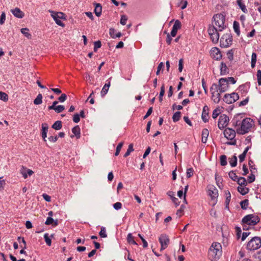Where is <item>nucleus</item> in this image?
Listing matches in <instances>:
<instances>
[{
	"label": "nucleus",
	"instance_id": "6",
	"mask_svg": "<svg viewBox=\"0 0 261 261\" xmlns=\"http://www.w3.org/2000/svg\"><path fill=\"white\" fill-rule=\"evenodd\" d=\"M232 42V36L230 33L224 34L220 38V45L221 47H229Z\"/></svg>",
	"mask_w": 261,
	"mask_h": 261
},
{
	"label": "nucleus",
	"instance_id": "31",
	"mask_svg": "<svg viewBox=\"0 0 261 261\" xmlns=\"http://www.w3.org/2000/svg\"><path fill=\"white\" fill-rule=\"evenodd\" d=\"M230 165L232 167H234L237 165V157L236 154L233 155L232 158L229 159Z\"/></svg>",
	"mask_w": 261,
	"mask_h": 261
},
{
	"label": "nucleus",
	"instance_id": "54",
	"mask_svg": "<svg viewBox=\"0 0 261 261\" xmlns=\"http://www.w3.org/2000/svg\"><path fill=\"white\" fill-rule=\"evenodd\" d=\"M257 81L258 86H261V70L258 69L256 73Z\"/></svg>",
	"mask_w": 261,
	"mask_h": 261
},
{
	"label": "nucleus",
	"instance_id": "35",
	"mask_svg": "<svg viewBox=\"0 0 261 261\" xmlns=\"http://www.w3.org/2000/svg\"><path fill=\"white\" fill-rule=\"evenodd\" d=\"M240 204L242 209L246 210L249 205L248 199H245L241 201L240 203Z\"/></svg>",
	"mask_w": 261,
	"mask_h": 261
},
{
	"label": "nucleus",
	"instance_id": "43",
	"mask_svg": "<svg viewBox=\"0 0 261 261\" xmlns=\"http://www.w3.org/2000/svg\"><path fill=\"white\" fill-rule=\"evenodd\" d=\"M99 234L101 238H105L107 237V234L106 233V229L105 227H101V230L99 232Z\"/></svg>",
	"mask_w": 261,
	"mask_h": 261
},
{
	"label": "nucleus",
	"instance_id": "14",
	"mask_svg": "<svg viewBox=\"0 0 261 261\" xmlns=\"http://www.w3.org/2000/svg\"><path fill=\"white\" fill-rule=\"evenodd\" d=\"M236 132L233 129L228 127L225 129L224 135L227 139L233 140L235 138Z\"/></svg>",
	"mask_w": 261,
	"mask_h": 261
},
{
	"label": "nucleus",
	"instance_id": "42",
	"mask_svg": "<svg viewBox=\"0 0 261 261\" xmlns=\"http://www.w3.org/2000/svg\"><path fill=\"white\" fill-rule=\"evenodd\" d=\"M215 180L216 181V183L218 185V186L220 188V186L219 185L220 184H222V178L221 176H219V174L217 173H216L215 174Z\"/></svg>",
	"mask_w": 261,
	"mask_h": 261
},
{
	"label": "nucleus",
	"instance_id": "58",
	"mask_svg": "<svg viewBox=\"0 0 261 261\" xmlns=\"http://www.w3.org/2000/svg\"><path fill=\"white\" fill-rule=\"evenodd\" d=\"M138 236L140 238L141 241H142L143 247L146 248L148 246V243L147 241L143 238V237L141 236V234L138 233Z\"/></svg>",
	"mask_w": 261,
	"mask_h": 261
},
{
	"label": "nucleus",
	"instance_id": "37",
	"mask_svg": "<svg viewBox=\"0 0 261 261\" xmlns=\"http://www.w3.org/2000/svg\"><path fill=\"white\" fill-rule=\"evenodd\" d=\"M257 55L255 53H253L251 55V66L254 68L256 62Z\"/></svg>",
	"mask_w": 261,
	"mask_h": 261
},
{
	"label": "nucleus",
	"instance_id": "62",
	"mask_svg": "<svg viewBox=\"0 0 261 261\" xmlns=\"http://www.w3.org/2000/svg\"><path fill=\"white\" fill-rule=\"evenodd\" d=\"M73 121L75 123H78L80 121V117L79 114L75 113L73 116Z\"/></svg>",
	"mask_w": 261,
	"mask_h": 261
},
{
	"label": "nucleus",
	"instance_id": "22",
	"mask_svg": "<svg viewBox=\"0 0 261 261\" xmlns=\"http://www.w3.org/2000/svg\"><path fill=\"white\" fill-rule=\"evenodd\" d=\"M215 93V92H212V99L213 100V101L216 103H218L220 102L221 100V93L220 92Z\"/></svg>",
	"mask_w": 261,
	"mask_h": 261
},
{
	"label": "nucleus",
	"instance_id": "1",
	"mask_svg": "<svg viewBox=\"0 0 261 261\" xmlns=\"http://www.w3.org/2000/svg\"><path fill=\"white\" fill-rule=\"evenodd\" d=\"M222 246L220 243H212L208 251V258L212 261L218 260L222 255Z\"/></svg>",
	"mask_w": 261,
	"mask_h": 261
},
{
	"label": "nucleus",
	"instance_id": "41",
	"mask_svg": "<svg viewBox=\"0 0 261 261\" xmlns=\"http://www.w3.org/2000/svg\"><path fill=\"white\" fill-rule=\"evenodd\" d=\"M134 150V149L133 148V144L132 143H131L128 145V149H127L126 152L124 154V157L126 158L127 156L129 155L130 152L133 151Z\"/></svg>",
	"mask_w": 261,
	"mask_h": 261
},
{
	"label": "nucleus",
	"instance_id": "4",
	"mask_svg": "<svg viewBox=\"0 0 261 261\" xmlns=\"http://www.w3.org/2000/svg\"><path fill=\"white\" fill-rule=\"evenodd\" d=\"M259 218L254 214H249L245 216L242 220V224L254 226L259 222Z\"/></svg>",
	"mask_w": 261,
	"mask_h": 261
},
{
	"label": "nucleus",
	"instance_id": "36",
	"mask_svg": "<svg viewBox=\"0 0 261 261\" xmlns=\"http://www.w3.org/2000/svg\"><path fill=\"white\" fill-rule=\"evenodd\" d=\"M21 33L23 34L28 39L31 38L32 35L29 33V30L25 28H22L20 30Z\"/></svg>",
	"mask_w": 261,
	"mask_h": 261
},
{
	"label": "nucleus",
	"instance_id": "26",
	"mask_svg": "<svg viewBox=\"0 0 261 261\" xmlns=\"http://www.w3.org/2000/svg\"><path fill=\"white\" fill-rule=\"evenodd\" d=\"M72 132L77 139L81 137V129L79 125H76L72 128Z\"/></svg>",
	"mask_w": 261,
	"mask_h": 261
},
{
	"label": "nucleus",
	"instance_id": "44",
	"mask_svg": "<svg viewBox=\"0 0 261 261\" xmlns=\"http://www.w3.org/2000/svg\"><path fill=\"white\" fill-rule=\"evenodd\" d=\"M44 239L47 245L48 246H50L51 244V239L49 238L48 234L47 233H46L44 234Z\"/></svg>",
	"mask_w": 261,
	"mask_h": 261
},
{
	"label": "nucleus",
	"instance_id": "53",
	"mask_svg": "<svg viewBox=\"0 0 261 261\" xmlns=\"http://www.w3.org/2000/svg\"><path fill=\"white\" fill-rule=\"evenodd\" d=\"M0 99L4 101H7L8 100V95L3 92L0 91Z\"/></svg>",
	"mask_w": 261,
	"mask_h": 261
},
{
	"label": "nucleus",
	"instance_id": "12",
	"mask_svg": "<svg viewBox=\"0 0 261 261\" xmlns=\"http://www.w3.org/2000/svg\"><path fill=\"white\" fill-rule=\"evenodd\" d=\"M159 240L161 245V251L165 249L168 247L170 242L169 237L165 234H161L159 237Z\"/></svg>",
	"mask_w": 261,
	"mask_h": 261
},
{
	"label": "nucleus",
	"instance_id": "45",
	"mask_svg": "<svg viewBox=\"0 0 261 261\" xmlns=\"http://www.w3.org/2000/svg\"><path fill=\"white\" fill-rule=\"evenodd\" d=\"M220 109H219V108H216V109H215L213 112V114H212V117L213 119H216V118H217V117L219 115V114H220Z\"/></svg>",
	"mask_w": 261,
	"mask_h": 261
},
{
	"label": "nucleus",
	"instance_id": "32",
	"mask_svg": "<svg viewBox=\"0 0 261 261\" xmlns=\"http://www.w3.org/2000/svg\"><path fill=\"white\" fill-rule=\"evenodd\" d=\"M237 182L238 185L240 186L243 187V186H246L247 184V181L245 179V178L243 177H240L237 180Z\"/></svg>",
	"mask_w": 261,
	"mask_h": 261
},
{
	"label": "nucleus",
	"instance_id": "63",
	"mask_svg": "<svg viewBox=\"0 0 261 261\" xmlns=\"http://www.w3.org/2000/svg\"><path fill=\"white\" fill-rule=\"evenodd\" d=\"M54 222V219L50 217H48L46 219V220L45 222L46 225H51L53 224Z\"/></svg>",
	"mask_w": 261,
	"mask_h": 261
},
{
	"label": "nucleus",
	"instance_id": "23",
	"mask_svg": "<svg viewBox=\"0 0 261 261\" xmlns=\"http://www.w3.org/2000/svg\"><path fill=\"white\" fill-rule=\"evenodd\" d=\"M20 172L24 179H26L28 177V175L31 176L34 173L32 170L24 168L23 167H22Z\"/></svg>",
	"mask_w": 261,
	"mask_h": 261
},
{
	"label": "nucleus",
	"instance_id": "48",
	"mask_svg": "<svg viewBox=\"0 0 261 261\" xmlns=\"http://www.w3.org/2000/svg\"><path fill=\"white\" fill-rule=\"evenodd\" d=\"M123 145V142H120L118 144V145H117V146L116 147V152H115V155L116 156H117V155H119V153H120V152L121 151V149Z\"/></svg>",
	"mask_w": 261,
	"mask_h": 261
},
{
	"label": "nucleus",
	"instance_id": "19",
	"mask_svg": "<svg viewBox=\"0 0 261 261\" xmlns=\"http://www.w3.org/2000/svg\"><path fill=\"white\" fill-rule=\"evenodd\" d=\"M112 77H110L107 81V83L105 84L103 87L101 91V97H103L105 95L108 93L109 87L111 85L110 80L112 79Z\"/></svg>",
	"mask_w": 261,
	"mask_h": 261
},
{
	"label": "nucleus",
	"instance_id": "17",
	"mask_svg": "<svg viewBox=\"0 0 261 261\" xmlns=\"http://www.w3.org/2000/svg\"><path fill=\"white\" fill-rule=\"evenodd\" d=\"M181 27V22L178 19L176 20L171 32V36L172 37H175L177 34L178 30L180 29Z\"/></svg>",
	"mask_w": 261,
	"mask_h": 261
},
{
	"label": "nucleus",
	"instance_id": "29",
	"mask_svg": "<svg viewBox=\"0 0 261 261\" xmlns=\"http://www.w3.org/2000/svg\"><path fill=\"white\" fill-rule=\"evenodd\" d=\"M238 192L242 195H245L249 192L248 188L238 187L237 188Z\"/></svg>",
	"mask_w": 261,
	"mask_h": 261
},
{
	"label": "nucleus",
	"instance_id": "47",
	"mask_svg": "<svg viewBox=\"0 0 261 261\" xmlns=\"http://www.w3.org/2000/svg\"><path fill=\"white\" fill-rule=\"evenodd\" d=\"M165 86L164 85H163L161 88V91L160 92L159 95V101L160 102H162L163 101V97L165 94Z\"/></svg>",
	"mask_w": 261,
	"mask_h": 261
},
{
	"label": "nucleus",
	"instance_id": "59",
	"mask_svg": "<svg viewBox=\"0 0 261 261\" xmlns=\"http://www.w3.org/2000/svg\"><path fill=\"white\" fill-rule=\"evenodd\" d=\"M127 20V17L125 15H123L121 16V19H120V23L124 25L126 24V21Z\"/></svg>",
	"mask_w": 261,
	"mask_h": 261
},
{
	"label": "nucleus",
	"instance_id": "9",
	"mask_svg": "<svg viewBox=\"0 0 261 261\" xmlns=\"http://www.w3.org/2000/svg\"><path fill=\"white\" fill-rule=\"evenodd\" d=\"M239 99V96L238 93L233 92L231 94H225L223 101L228 104L234 103Z\"/></svg>",
	"mask_w": 261,
	"mask_h": 261
},
{
	"label": "nucleus",
	"instance_id": "13",
	"mask_svg": "<svg viewBox=\"0 0 261 261\" xmlns=\"http://www.w3.org/2000/svg\"><path fill=\"white\" fill-rule=\"evenodd\" d=\"M219 91L220 93H224L228 90L229 86L226 78H220L219 80Z\"/></svg>",
	"mask_w": 261,
	"mask_h": 261
},
{
	"label": "nucleus",
	"instance_id": "40",
	"mask_svg": "<svg viewBox=\"0 0 261 261\" xmlns=\"http://www.w3.org/2000/svg\"><path fill=\"white\" fill-rule=\"evenodd\" d=\"M229 177L233 181H237L239 177L236 175L234 171H231L228 173Z\"/></svg>",
	"mask_w": 261,
	"mask_h": 261
},
{
	"label": "nucleus",
	"instance_id": "24",
	"mask_svg": "<svg viewBox=\"0 0 261 261\" xmlns=\"http://www.w3.org/2000/svg\"><path fill=\"white\" fill-rule=\"evenodd\" d=\"M94 5H95L94 13L97 16L99 17L101 14L102 6L98 3H94Z\"/></svg>",
	"mask_w": 261,
	"mask_h": 261
},
{
	"label": "nucleus",
	"instance_id": "25",
	"mask_svg": "<svg viewBox=\"0 0 261 261\" xmlns=\"http://www.w3.org/2000/svg\"><path fill=\"white\" fill-rule=\"evenodd\" d=\"M209 135V131L207 128L203 129L202 131L201 141L203 143H206Z\"/></svg>",
	"mask_w": 261,
	"mask_h": 261
},
{
	"label": "nucleus",
	"instance_id": "49",
	"mask_svg": "<svg viewBox=\"0 0 261 261\" xmlns=\"http://www.w3.org/2000/svg\"><path fill=\"white\" fill-rule=\"evenodd\" d=\"M233 53L234 49H233L229 50L227 53V58L230 61H232L233 59Z\"/></svg>",
	"mask_w": 261,
	"mask_h": 261
},
{
	"label": "nucleus",
	"instance_id": "56",
	"mask_svg": "<svg viewBox=\"0 0 261 261\" xmlns=\"http://www.w3.org/2000/svg\"><path fill=\"white\" fill-rule=\"evenodd\" d=\"M255 174L251 173L249 176H248V182L250 184L255 181Z\"/></svg>",
	"mask_w": 261,
	"mask_h": 261
},
{
	"label": "nucleus",
	"instance_id": "33",
	"mask_svg": "<svg viewBox=\"0 0 261 261\" xmlns=\"http://www.w3.org/2000/svg\"><path fill=\"white\" fill-rule=\"evenodd\" d=\"M127 241L129 244H133L135 245H138L136 242L134 240V237L130 233L127 234Z\"/></svg>",
	"mask_w": 261,
	"mask_h": 261
},
{
	"label": "nucleus",
	"instance_id": "18",
	"mask_svg": "<svg viewBox=\"0 0 261 261\" xmlns=\"http://www.w3.org/2000/svg\"><path fill=\"white\" fill-rule=\"evenodd\" d=\"M209 108L207 106H204L203 108L201 118L203 121L205 123L208 121L210 117L208 115Z\"/></svg>",
	"mask_w": 261,
	"mask_h": 261
},
{
	"label": "nucleus",
	"instance_id": "3",
	"mask_svg": "<svg viewBox=\"0 0 261 261\" xmlns=\"http://www.w3.org/2000/svg\"><path fill=\"white\" fill-rule=\"evenodd\" d=\"M261 247V238L259 237H253L246 244L248 251H254Z\"/></svg>",
	"mask_w": 261,
	"mask_h": 261
},
{
	"label": "nucleus",
	"instance_id": "57",
	"mask_svg": "<svg viewBox=\"0 0 261 261\" xmlns=\"http://www.w3.org/2000/svg\"><path fill=\"white\" fill-rule=\"evenodd\" d=\"M65 109V107L63 105H59L56 107L55 111L57 113H60L62 112Z\"/></svg>",
	"mask_w": 261,
	"mask_h": 261
},
{
	"label": "nucleus",
	"instance_id": "52",
	"mask_svg": "<svg viewBox=\"0 0 261 261\" xmlns=\"http://www.w3.org/2000/svg\"><path fill=\"white\" fill-rule=\"evenodd\" d=\"M48 126L47 123H44L41 125V133H47Z\"/></svg>",
	"mask_w": 261,
	"mask_h": 261
},
{
	"label": "nucleus",
	"instance_id": "11",
	"mask_svg": "<svg viewBox=\"0 0 261 261\" xmlns=\"http://www.w3.org/2000/svg\"><path fill=\"white\" fill-rule=\"evenodd\" d=\"M229 121L228 116L225 114L221 115L219 117L218 124L219 128L220 129H224L228 125Z\"/></svg>",
	"mask_w": 261,
	"mask_h": 261
},
{
	"label": "nucleus",
	"instance_id": "28",
	"mask_svg": "<svg viewBox=\"0 0 261 261\" xmlns=\"http://www.w3.org/2000/svg\"><path fill=\"white\" fill-rule=\"evenodd\" d=\"M233 28L235 33L237 34L238 36H239L240 35V24L238 21H233Z\"/></svg>",
	"mask_w": 261,
	"mask_h": 261
},
{
	"label": "nucleus",
	"instance_id": "60",
	"mask_svg": "<svg viewBox=\"0 0 261 261\" xmlns=\"http://www.w3.org/2000/svg\"><path fill=\"white\" fill-rule=\"evenodd\" d=\"M235 229H236V234H237V238H238V239H239L240 238L241 233H242L241 228L240 227L236 226Z\"/></svg>",
	"mask_w": 261,
	"mask_h": 261
},
{
	"label": "nucleus",
	"instance_id": "15",
	"mask_svg": "<svg viewBox=\"0 0 261 261\" xmlns=\"http://www.w3.org/2000/svg\"><path fill=\"white\" fill-rule=\"evenodd\" d=\"M211 57L216 60H220L222 59V56L220 49L216 47H213L211 50Z\"/></svg>",
	"mask_w": 261,
	"mask_h": 261
},
{
	"label": "nucleus",
	"instance_id": "21",
	"mask_svg": "<svg viewBox=\"0 0 261 261\" xmlns=\"http://www.w3.org/2000/svg\"><path fill=\"white\" fill-rule=\"evenodd\" d=\"M229 72V70L228 68L227 67L226 64L223 62H222L221 63V67H220V75H224L228 74Z\"/></svg>",
	"mask_w": 261,
	"mask_h": 261
},
{
	"label": "nucleus",
	"instance_id": "5",
	"mask_svg": "<svg viewBox=\"0 0 261 261\" xmlns=\"http://www.w3.org/2000/svg\"><path fill=\"white\" fill-rule=\"evenodd\" d=\"M213 19L215 21L216 26H217V29L220 32L222 31L225 28L224 23L225 21V17L222 14H216L213 16Z\"/></svg>",
	"mask_w": 261,
	"mask_h": 261
},
{
	"label": "nucleus",
	"instance_id": "51",
	"mask_svg": "<svg viewBox=\"0 0 261 261\" xmlns=\"http://www.w3.org/2000/svg\"><path fill=\"white\" fill-rule=\"evenodd\" d=\"M194 170L192 168H189L187 169L186 176L187 178H190L193 175Z\"/></svg>",
	"mask_w": 261,
	"mask_h": 261
},
{
	"label": "nucleus",
	"instance_id": "64",
	"mask_svg": "<svg viewBox=\"0 0 261 261\" xmlns=\"http://www.w3.org/2000/svg\"><path fill=\"white\" fill-rule=\"evenodd\" d=\"M254 257L261 261V250L257 252L256 254L253 255Z\"/></svg>",
	"mask_w": 261,
	"mask_h": 261
},
{
	"label": "nucleus",
	"instance_id": "10",
	"mask_svg": "<svg viewBox=\"0 0 261 261\" xmlns=\"http://www.w3.org/2000/svg\"><path fill=\"white\" fill-rule=\"evenodd\" d=\"M244 113H239L235 115L231 120L232 125L234 127H239L241 125V123L244 118Z\"/></svg>",
	"mask_w": 261,
	"mask_h": 261
},
{
	"label": "nucleus",
	"instance_id": "16",
	"mask_svg": "<svg viewBox=\"0 0 261 261\" xmlns=\"http://www.w3.org/2000/svg\"><path fill=\"white\" fill-rule=\"evenodd\" d=\"M207 192L212 200L216 199L218 196V191L214 186L211 185L208 187Z\"/></svg>",
	"mask_w": 261,
	"mask_h": 261
},
{
	"label": "nucleus",
	"instance_id": "20",
	"mask_svg": "<svg viewBox=\"0 0 261 261\" xmlns=\"http://www.w3.org/2000/svg\"><path fill=\"white\" fill-rule=\"evenodd\" d=\"M11 12L15 17L19 18H22L24 16V13L18 8L11 10Z\"/></svg>",
	"mask_w": 261,
	"mask_h": 261
},
{
	"label": "nucleus",
	"instance_id": "7",
	"mask_svg": "<svg viewBox=\"0 0 261 261\" xmlns=\"http://www.w3.org/2000/svg\"><path fill=\"white\" fill-rule=\"evenodd\" d=\"M219 31L214 25H210L207 29V32L210 36L212 42L214 43H217L219 39Z\"/></svg>",
	"mask_w": 261,
	"mask_h": 261
},
{
	"label": "nucleus",
	"instance_id": "34",
	"mask_svg": "<svg viewBox=\"0 0 261 261\" xmlns=\"http://www.w3.org/2000/svg\"><path fill=\"white\" fill-rule=\"evenodd\" d=\"M181 117V112L179 111L175 112L172 117L173 121L174 122H177L179 120Z\"/></svg>",
	"mask_w": 261,
	"mask_h": 261
},
{
	"label": "nucleus",
	"instance_id": "46",
	"mask_svg": "<svg viewBox=\"0 0 261 261\" xmlns=\"http://www.w3.org/2000/svg\"><path fill=\"white\" fill-rule=\"evenodd\" d=\"M219 84H217L216 83H214L212 84L211 88L210 91L211 93L212 92H218L219 91Z\"/></svg>",
	"mask_w": 261,
	"mask_h": 261
},
{
	"label": "nucleus",
	"instance_id": "27",
	"mask_svg": "<svg viewBox=\"0 0 261 261\" xmlns=\"http://www.w3.org/2000/svg\"><path fill=\"white\" fill-rule=\"evenodd\" d=\"M237 4L244 13H247L248 12L246 7L245 5L243 3L242 0H237Z\"/></svg>",
	"mask_w": 261,
	"mask_h": 261
},
{
	"label": "nucleus",
	"instance_id": "8",
	"mask_svg": "<svg viewBox=\"0 0 261 261\" xmlns=\"http://www.w3.org/2000/svg\"><path fill=\"white\" fill-rule=\"evenodd\" d=\"M51 17L53 18L56 23L61 27H64V23L60 20V19H65V14L62 12H55L52 10H49Z\"/></svg>",
	"mask_w": 261,
	"mask_h": 261
},
{
	"label": "nucleus",
	"instance_id": "38",
	"mask_svg": "<svg viewBox=\"0 0 261 261\" xmlns=\"http://www.w3.org/2000/svg\"><path fill=\"white\" fill-rule=\"evenodd\" d=\"M42 96L41 94H39L37 97L34 100V103L36 105L41 104L42 102Z\"/></svg>",
	"mask_w": 261,
	"mask_h": 261
},
{
	"label": "nucleus",
	"instance_id": "39",
	"mask_svg": "<svg viewBox=\"0 0 261 261\" xmlns=\"http://www.w3.org/2000/svg\"><path fill=\"white\" fill-rule=\"evenodd\" d=\"M220 164L222 166H226L227 164V156L225 155H222L220 157Z\"/></svg>",
	"mask_w": 261,
	"mask_h": 261
},
{
	"label": "nucleus",
	"instance_id": "50",
	"mask_svg": "<svg viewBox=\"0 0 261 261\" xmlns=\"http://www.w3.org/2000/svg\"><path fill=\"white\" fill-rule=\"evenodd\" d=\"M101 43L100 41L98 40L94 42V48L93 50L94 52L97 51V49L101 47Z\"/></svg>",
	"mask_w": 261,
	"mask_h": 261
},
{
	"label": "nucleus",
	"instance_id": "2",
	"mask_svg": "<svg viewBox=\"0 0 261 261\" xmlns=\"http://www.w3.org/2000/svg\"><path fill=\"white\" fill-rule=\"evenodd\" d=\"M254 125V121L250 118H244L242 122L241 125L237 128L236 132L238 134L244 135L250 131Z\"/></svg>",
	"mask_w": 261,
	"mask_h": 261
},
{
	"label": "nucleus",
	"instance_id": "61",
	"mask_svg": "<svg viewBox=\"0 0 261 261\" xmlns=\"http://www.w3.org/2000/svg\"><path fill=\"white\" fill-rule=\"evenodd\" d=\"M122 203L120 202H117L113 204V207L116 210H119L122 207Z\"/></svg>",
	"mask_w": 261,
	"mask_h": 261
},
{
	"label": "nucleus",
	"instance_id": "30",
	"mask_svg": "<svg viewBox=\"0 0 261 261\" xmlns=\"http://www.w3.org/2000/svg\"><path fill=\"white\" fill-rule=\"evenodd\" d=\"M51 127L55 130H60L62 127V123L61 121H56L51 126Z\"/></svg>",
	"mask_w": 261,
	"mask_h": 261
},
{
	"label": "nucleus",
	"instance_id": "55",
	"mask_svg": "<svg viewBox=\"0 0 261 261\" xmlns=\"http://www.w3.org/2000/svg\"><path fill=\"white\" fill-rule=\"evenodd\" d=\"M230 199H231V194H230V193H229V196H227L226 197V200L225 202L226 209H228V210L229 209V204L230 201Z\"/></svg>",
	"mask_w": 261,
	"mask_h": 261
}]
</instances>
